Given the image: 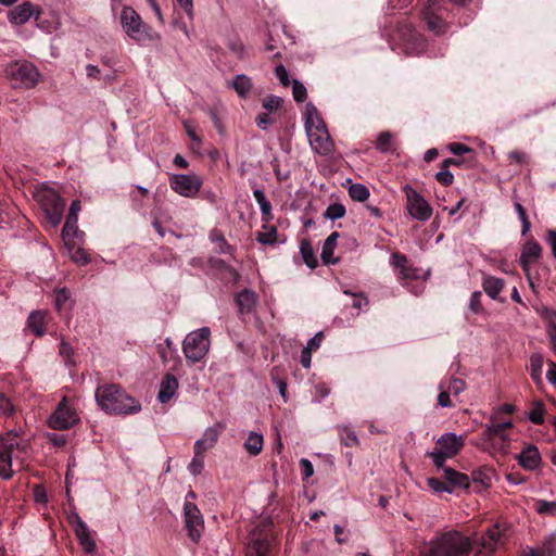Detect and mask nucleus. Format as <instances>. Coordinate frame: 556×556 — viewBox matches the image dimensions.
Wrapping results in <instances>:
<instances>
[{
	"label": "nucleus",
	"mask_w": 556,
	"mask_h": 556,
	"mask_svg": "<svg viewBox=\"0 0 556 556\" xmlns=\"http://www.w3.org/2000/svg\"><path fill=\"white\" fill-rule=\"evenodd\" d=\"M29 457V444L16 432L9 431L0 438V477L10 480L21 471Z\"/></svg>",
	"instance_id": "obj_1"
},
{
	"label": "nucleus",
	"mask_w": 556,
	"mask_h": 556,
	"mask_svg": "<svg viewBox=\"0 0 556 556\" xmlns=\"http://www.w3.org/2000/svg\"><path fill=\"white\" fill-rule=\"evenodd\" d=\"M98 405L109 414L130 415L141 409L140 403L118 384L101 386L96 391Z\"/></svg>",
	"instance_id": "obj_2"
},
{
	"label": "nucleus",
	"mask_w": 556,
	"mask_h": 556,
	"mask_svg": "<svg viewBox=\"0 0 556 556\" xmlns=\"http://www.w3.org/2000/svg\"><path fill=\"white\" fill-rule=\"evenodd\" d=\"M304 126L309 146L316 154L327 156L334 151V143L327 126L313 103L305 106Z\"/></svg>",
	"instance_id": "obj_3"
},
{
	"label": "nucleus",
	"mask_w": 556,
	"mask_h": 556,
	"mask_svg": "<svg viewBox=\"0 0 556 556\" xmlns=\"http://www.w3.org/2000/svg\"><path fill=\"white\" fill-rule=\"evenodd\" d=\"M471 549L472 543L468 536L451 530L432 539L419 556H469Z\"/></svg>",
	"instance_id": "obj_4"
},
{
	"label": "nucleus",
	"mask_w": 556,
	"mask_h": 556,
	"mask_svg": "<svg viewBox=\"0 0 556 556\" xmlns=\"http://www.w3.org/2000/svg\"><path fill=\"white\" fill-rule=\"evenodd\" d=\"M465 445V439L454 432H446L439 437L435 441V447L431 452H427L426 456L430 457L437 470L443 468L447 459L455 457Z\"/></svg>",
	"instance_id": "obj_5"
},
{
	"label": "nucleus",
	"mask_w": 556,
	"mask_h": 556,
	"mask_svg": "<svg viewBox=\"0 0 556 556\" xmlns=\"http://www.w3.org/2000/svg\"><path fill=\"white\" fill-rule=\"evenodd\" d=\"M211 330L203 327L191 331L182 342V351L188 362L194 364L202 361L210 350Z\"/></svg>",
	"instance_id": "obj_6"
},
{
	"label": "nucleus",
	"mask_w": 556,
	"mask_h": 556,
	"mask_svg": "<svg viewBox=\"0 0 556 556\" xmlns=\"http://www.w3.org/2000/svg\"><path fill=\"white\" fill-rule=\"evenodd\" d=\"M8 77L15 81V87L31 89L37 86L40 79L38 68L26 60L16 61L5 67Z\"/></svg>",
	"instance_id": "obj_7"
},
{
	"label": "nucleus",
	"mask_w": 556,
	"mask_h": 556,
	"mask_svg": "<svg viewBox=\"0 0 556 556\" xmlns=\"http://www.w3.org/2000/svg\"><path fill=\"white\" fill-rule=\"evenodd\" d=\"M121 24L125 33L136 41L152 39L150 26L142 22L140 15L131 7L123 8Z\"/></svg>",
	"instance_id": "obj_8"
},
{
	"label": "nucleus",
	"mask_w": 556,
	"mask_h": 556,
	"mask_svg": "<svg viewBox=\"0 0 556 556\" xmlns=\"http://www.w3.org/2000/svg\"><path fill=\"white\" fill-rule=\"evenodd\" d=\"M397 35L407 55H420L427 50V39L409 24L400 25Z\"/></svg>",
	"instance_id": "obj_9"
},
{
	"label": "nucleus",
	"mask_w": 556,
	"mask_h": 556,
	"mask_svg": "<svg viewBox=\"0 0 556 556\" xmlns=\"http://www.w3.org/2000/svg\"><path fill=\"white\" fill-rule=\"evenodd\" d=\"M79 422L76 410L67 403L66 397L58 404L54 412L48 418V425L55 430H66Z\"/></svg>",
	"instance_id": "obj_10"
},
{
	"label": "nucleus",
	"mask_w": 556,
	"mask_h": 556,
	"mask_svg": "<svg viewBox=\"0 0 556 556\" xmlns=\"http://www.w3.org/2000/svg\"><path fill=\"white\" fill-rule=\"evenodd\" d=\"M404 192L409 215L419 222L428 220L432 215V207L428 201L409 185L404 187Z\"/></svg>",
	"instance_id": "obj_11"
},
{
	"label": "nucleus",
	"mask_w": 556,
	"mask_h": 556,
	"mask_svg": "<svg viewBox=\"0 0 556 556\" xmlns=\"http://www.w3.org/2000/svg\"><path fill=\"white\" fill-rule=\"evenodd\" d=\"M202 179L197 174H173L169 177L170 188L179 195L193 198L202 187Z\"/></svg>",
	"instance_id": "obj_12"
},
{
	"label": "nucleus",
	"mask_w": 556,
	"mask_h": 556,
	"mask_svg": "<svg viewBox=\"0 0 556 556\" xmlns=\"http://www.w3.org/2000/svg\"><path fill=\"white\" fill-rule=\"evenodd\" d=\"M40 203L47 220L56 227L62 220L65 201L58 193L47 191L41 194Z\"/></svg>",
	"instance_id": "obj_13"
},
{
	"label": "nucleus",
	"mask_w": 556,
	"mask_h": 556,
	"mask_svg": "<svg viewBox=\"0 0 556 556\" xmlns=\"http://www.w3.org/2000/svg\"><path fill=\"white\" fill-rule=\"evenodd\" d=\"M184 519L188 536L193 543H198L204 528V521L201 511L195 504L188 501L185 503Z\"/></svg>",
	"instance_id": "obj_14"
},
{
	"label": "nucleus",
	"mask_w": 556,
	"mask_h": 556,
	"mask_svg": "<svg viewBox=\"0 0 556 556\" xmlns=\"http://www.w3.org/2000/svg\"><path fill=\"white\" fill-rule=\"evenodd\" d=\"M441 4L438 0H427L422 9V17L428 29L434 35H442L447 30V23L440 16Z\"/></svg>",
	"instance_id": "obj_15"
},
{
	"label": "nucleus",
	"mask_w": 556,
	"mask_h": 556,
	"mask_svg": "<svg viewBox=\"0 0 556 556\" xmlns=\"http://www.w3.org/2000/svg\"><path fill=\"white\" fill-rule=\"evenodd\" d=\"M482 438L485 441H492L496 438L500 439L502 441V450H506L510 443L508 434L505 433V430L500 425L497 414L490 416L489 422L483 428Z\"/></svg>",
	"instance_id": "obj_16"
},
{
	"label": "nucleus",
	"mask_w": 556,
	"mask_h": 556,
	"mask_svg": "<svg viewBox=\"0 0 556 556\" xmlns=\"http://www.w3.org/2000/svg\"><path fill=\"white\" fill-rule=\"evenodd\" d=\"M517 460L523 469L533 471L541 465V454L534 444H528L517 456Z\"/></svg>",
	"instance_id": "obj_17"
},
{
	"label": "nucleus",
	"mask_w": 556,
	"mask_h": 556,
	"mask_svg": "<svg viewBox=\"0 0 556 556\" xmlns=\"http://www.w3.org/2000/svg\"><path fill=\"white\" fill-rule=\"evenodd\" d=\"M505 534V529L500 523H495L489 528L484 535L481 538L480 545L488 554H492L497 544L502 543V538Z\"/></svg>",
	"instance_id": "obj_18"
},
{
	"label": "nucleus",
	"mask_w": 556,
	"mask_h": 556,
	"mask_svg": "<svg viewBox=\"0 0 556 556\" xmlns=\"http://www.w3.org/2000/svg\"><path fill=\"white\" fill-rule=\"evenodd\" d=\"M75 534L79 544L86 553H93L96 551V541L91 538L87 525L76 515Z\"/></svg>",
	"instance_id": "obj_19"
},
{
	"label": "nucleus",
	"mask_w": 556,
	"mask_h": 556,
	"mask_svg": "<svg viewBox=\"0 0 556 556\" xmlns=\"http://www.w3.org/2000/svg\"><path fill=\"white\" fill-rule=\"evenodd\" d=\"M35 11L36 7L31 2H24L9 12V21L15 25H23L31 18Z\"/></svg>",
	"instance_id": "obj_20"
},
{
	"label": "nucleus",
	"mask_w": 556,
	"mask_h": 556,
	"mask_svg": "<svg viewBox=\"0 0 556 556\" xmlns=\"http://www.w3.org/2000/svg\"><path fill=\"white\" fill-rule=\"evenodd\" d=\"M391 258L392 264L399 270V278L401 280H412L418 278V269L408 266V261L405 255L393 253Z\"/></svg>",
	"instance_id": "obj_21"
},
{
	"label": "nucleus",
	"mask_w": 556,
	"mask_h": 556,
	"mask_svg": "<svg viewBox=\"0 0 556 556\" xmlns=\"http://www.w3.org/2000/svg\"><path fill=\"white\" fill-rule=\"evenodd\" d=\"M541 252H542V249L536 241H534V240L528 241L523 245L520 257H519V263H520L522 269L528 270L529 265L539 260V257L541 256Z\"/></svg>",
	"instance_id": "obj_22"
},
{
	"label": "nucleus",
	"mask_w": 556,
	"mask_h": 556,
	"mask_svg": "<svg viewBox=\"0 0 556 556\" xmlns=\"http://www.w3.org/2000/svg\"><path fill=\"white\" fill-rule=\"evenodd\" d=\"M178 390V381L172 374H166L160 383L157 399L161 403L169 402Z\"/></svg>",
	"instance_id": "obj_23"
},
{
	"label": "nucleus",
	"mask_w": 556,
	"mask_h": 556,
	"mask_svg": "<svg viewBox=\"0 0 556 556\" xmlns=\"http://www.w3.org/2000/svg\"><path fill=\"white\" fill-rule=\"evenodd\" d=\"M270 541L261 535H253L247 546V556H268Z\"/></svg>",
	"instance_id": "obj_24"
},
{
	"label": "nucleus",
	"mask_w": 556,
	"mask_h": 556,
	"mask_svg": "<svg viewBox=\"0 0 556 556\" xmlns=\"http://www.w3.org/2000/svg\"><path fill=\"white\" fill-rule=\"evenodd\" d=\"M443 479L451 485V488H469V477L463 472L456 471L451 467H446L445 464L441 468Z\"/></svg>",
	"instance_id": "obj_25"
},
{
	"label": "nucleus",
	"mask_w": 556,
	"mask_h": 556,
	"mask_svg": "<svg viewBox=\"0 0 556 556\" xmlns=\"http://www.w3.org/2000/svg\"><path fill=\"white\" fill-rule=\"evenodd\" d=\"M236 303L240 314H248L255 307L257 296L254 291L244 289L236 296Z\"/></svg>",
	"instance_id": "obj_26"
},
{
	"label": "nucleus",
	"mask_w": 556,
	"mask_h": 556,
	"mask_svg": "<svg viewBox=\"0 0 556 556\" xmlns=\"http://www.w3.org/2000/svg\"><path fill=\"white\" fill-rule=\"evenodd\" d=\"M219 437L218 431L215 428H207L203 437L195 441L193 450L195 454H204L208 448H212L217 442Z\"/></svg>",
	"instance_id": "obj_27"
},
{
	"label": "nucleus",
	"mask_w": 556,
	"mask_h": 556,
	"mask_svg": "<svg viewBox=\"0 0 556 556\" xmlns=\"http://www.w3.org/2000/svg\"><path fill=\"white\" fill-rule=\"evenodd\" d=\"M227 86L233 88L240 98L245 99L250 94L253 84L249 76L238 74Z\"/></svg>",
	"instance_id": "obj_28"
},
{
	"label": "nucleus",
	"mask_w": 556,
	"mask_h": 556,
	"mask_svg": "<svg viewBox=\"0 0 556 556\" xmlns=\"http://www.w3.org/2000/svg\"><path fill=\"white\" fill-rule=\"evenodd\" d=\"M482 288L491 299L496 300L504 288V280L502 278L486 275L483 277Z\"/></svg>",
	"instance_id": "obj_29"
},
{
	"label": "nucleus",
	"mask_w": 556,
	"mask_h": 556,
	"mask_svg": "<svg viewBox=\"0 0 556 556\" xmlns=\"http://www.w3.org/2000/svg\"><path fill=\"white\" fill-rule=\"evenodd\" d=\"M46 314L41 311L31 312L27 319V326L33 333L37 337H41L46 332Z\"/></svg>",
	"instance_id": "obj_30"
},
{
	"label": "nucleus",
	"mask_w": 556,
	"mask_h": 556,
	"mask_svg": "<svg viewBox=\"0 0 556 556\" xmlns=\"http://www.w3.org/2000/svg\"><path fill=\"white\" fill-rule=\"evenodd\" d=\"M264 439L261 433L250 431L243 443V447L251 456L258 455L263 450Z\"/></svg>",
	"instance_id": "obj_31"
},
{
	"label": "nucleus",
	"mask_w": 556,
	"mask_h": 556,
	"mask_svg": "<svg viewBox=\"0 0 556 556\" xmlns=\"http://www.w3.org/2000/svg\"><path fill=\"white\" fill-rule=\"evenodd\" d=\"M339 237L338 232H332L325 240L323 250H321V260L324 264H336L338 261L333 257L334 248L337 245V239Z\"/></svg>",
	"instance_id": "obj_32"
},
{
	"label": "nucleus",
	"mask_w": 556,
	"mask_h": 556,
	"mask_svg": "<svg viewBox=\"0 0 556 556\" xmlns=\"http://www.w3.org/2000/svg\"><path fill=\"white\" fill-rule=\"evenodd\" d=\"M210 240L215 244V250L219 254H232L235 251V249L227 242L225 236L218 229L211 230Z\"/></svg>",
	"instance_id": "obj_33"
},
{
	"label": "nucleus",
	"mask_w": 556,
	"mask_h": 556,
	"mask_svg": "<svg viewBox=\"0 0 556 556\" xmlns=\"http://www.w3.org/2000/svg\"><path fill=\"white\" fill-rule=\"evenodd\" d=\"M300 252L306 266L309 267L311 269H314L317 266L318 262L314 254L312 244L307 239H303L301 241Z\"/></svg>",
	"instance_id": "obj_34"
},
{
	"label": "nucleus",
	"mask_w": 556,
	"mask_h": 556,
	"mask_svg": "<svg viewBox=\"0 0 556 556\" xmlns=\"http://www.w3.org/2000/svg\"><path fill=\"white\" fill-rule=\"evenodd\" d=\"M543 355L540 353H533L530 356V375L533 381L536 383L542 382V368H543Z\"/></svg>",
	"instance_id": "obj_35"
},
{
	"label": "nucleus",
	"mask_w": 556,
	"mask_h": 556,
	"mask_svg": "<svg viewBox=\"0 0 556 556\" xmlns=\"http://www.w3.org/2000/svg\"><path fill=\"white\" fill-rule=\"evenodd\" d=\"M471 480L482 488H489L492 484V471L488 468H479L472 471Z\"/></svg>",
	"instance_id": "obj_36"
},
{
	"label": "nucleus",
	"mask_w": 556,
	"mask_h": 556,
	"mask_svg": "<svg viewBox=\"0 0 556 556\" xmlns=\"http://www.w3.org/2000/svg\"><path fill=\"white\" fill-rule=\"evenodd\" d=\"M78 216L68 215L66 216V220L64 227L62 229V237L64 241L76 237L78 233Z\"/></svg>",
	"instance_id": "obj_37"
},
{
	"label": "nucleus",
	"mask_w": 556,
	"mask_h": 556,
	"mask_svg": "<svg viewBox=\"0 0 556 556\" xmlns=\"http://www.w3.org/2000/svg\"><path fill=\"white\" fill-rule=\"evenodd\" d=\"M545 405L542 401H535L532 408L528 413L529 420L534 425H542L544 422Z\"/></svg>",
	"instance_id": "obj_38"
},
{
	"label": "nucleus",
	"mask_w": 556,
	"mask_h": 556,
	"mask_svg": "<svg viewBox=\"0 0 556 556\" xmlns=\"http://www.w3.org/2000/svg\"><path fill=\"white\" fill-rule=\"evenodd\" d=\"M535 511L543 516L555 517L556 516V501H535Z\"/></svg>",
	"instance_id": "obj_39"
},
{
	"label": "nucleus",
	"mask_w": 556,
	"mask_h": 556,
	"mask_svg": "<svg viewBox=\"0 0 556 556\" xmlns=\"http://www.w3.org/2000/svg\"><path fill=\"white\" fill-rule=\"evenodd\" d=\"M349 195L354 200V201H359V202H364L365 200L368 199L369 197V190L368 188L363 185V184H353L350 188H349Z\"/></svg>",
	"instance_id": "obj_40"
},
{
	"label": "nucleus",
	"mask_w": 556,
	"mask_h": 556,
	"mask_svg": "<svg viewBox=\"0 0 556 556\" xmlns=\"http://www.w3.org/2000/svg\"><path fill=\"white\" fill-rule=\"evenodd\" d=\"M376 149L382 153H388L392 150L391 132L382 131L378 135L376 140Z\"/></svg>",
	"instance_id": "obj_41"
},
{
	"label": "nucleus",
	"mask_w": 556,
	"mask_h": 556,
	"mask_svg": "<svg viewBox=\"0 0 556 556\" xmlns=\"http://www.w3.org/2000/svg\"><path fill=\"white\" fill-rule=\"evenodd\" d=\"M345 212L346 211L343 204L332 203L326 208L324 217L326 219L336 220L342 218L345 215Z\"/></svg>",
	"instance_id": "obj_42"
},
{
	"label": "nucleus",
	"mask_w": 556,
	"mask_h": 556,
	"mask_svg": "<svg viewBox=\"0 0 556 556\" xmlns=\"http://www.w3.org/2000/svg\"><path fill=\"white\" fill-rule=\"evenodd\" d=\"M540 556H554L556 554V539L554 535H549L544 540L539 548Z\"/></svg>",
	"instance_id": "obj_43"
},
{
	"label": "nucleus",
	"mask_w": 556,
	"mask_h": 556,
	"mask_svg": "<svg viewBox=\"0 0 556 556\" xmlns=\"http://www.w3.org/2000/svg\"><path fill=\"white\" fill-rule=\"evenodd\" d=\"M427 484L435 493L446 492L451 494L453 492V489L446 482L442 481L439 478H428Z\"/></svg>",
	"instance_id": "obj_44"
},
{
	"label": "nucleus",
	"mask_w": 556,
	"mask_h": 556,
	"mask_svg": "<svg viewBox=\"0 0 556 556\" xmlns=\"http://www.w3.org/2000/svg\"><path fill=\"white\" fill-rule=\"evenodd\" d=\"M344 294L352 298L351 306L357 311H359L362 307L368 306L369 304V300L364 293H352L345 290Z\"/></svg>",
	"instance_id": "obj_45"
},
{
	"label": "nucleus",
	"mask_w": 556,
	"mask_h": 556,
	"mask_svg": "<svg viewBox=\"0 0 556 556\" xmlns=\"http://www.w3.org/2000/svg\"><path fill=\"white\" fill-rule=\"evenodd\" d=\"M514 206L521 222V233L525 236L530 230L531 223L529 222L526 210L520 202L516 201Z\"/></svg>",
	"instance_id": "obj_46"
},
{
	"label": "nucleus",
	"mask_w": 556,
	"mask_h": 556,
	"mask_svg": "<svg viewBox=\"0 0 556 556\" xmlns=\"http://www.w3.org/2000/svg\"><path fill=\"white\" fill-rule=\"evenodd\" d=\"M292 94H293V99L296 102H304L307 97V91H306L305 86L298 79H294L292 81Z\"/></svg>",
	"instance_id": "obj_47"
},
{
	"label": "nucleus",
	"mask_w": 556,
	"mask_h": 556,
	"mask_svg": "<svg viewBox=\"0 0 556 556\" xmlns=\"http://www.w3.org/2000/svg\"><path fill=\"white\" fill-rule=\"evenodd\" d=\"M203 467H204L203 454L194 453V456L188 466L190 473L193 476H198L202 472Z\"/></svg>",
	"instance_id": "obj_48"
},
{
	"label": "nucleus",
	"mask_w": 556,
	"mask_h": 556,
	"mask_svg": "<svg viewBox=\"0 0 556 556\" xmlns=\"http://www.w3.org/2000/svg\"><path fill=\"white\" fill-rule=\"evenodd\" d=\"M440 393L438 395V405L444 408H448L453 406V403L451 401V393L450 391L441 383L439 386Z\"/></svg>",
	"instance_id": "obj_49"
},
{
	"label": "nucleus",
	"mask_w": 556,
	"mask_h": 556,
	"mask_svg": "<svg viewBox=\"0 0 556 556\" xmlns=\"http://www.w3.org/2000/svg\"><path fill=\"white\" fill-rule=\"evenodd\" d=\"M435 179L443 186L453 184L454 176L447 167L441 165V170L435 174Z\"/></svg>",
	"instance_id": "obj_50"
},
{
	"label": "nucleus",
	"mask_w": 556,
	"mask_h": 556,
	"mask_svg": "<svg viewBox=\"0 0 556 556\" xmlns=\"http://www.w3.org/2000/svg\"><path fill=\"white\" fill-rule=\"evenodd\" d=\"M277 229L271 227L268 231L258 232L256 240L263 244H274L276 242Z\"/></svg>",
	"instance_id": "obj_51"
},
{
	"label": "nucleus",
	"mask_w": 556,
	"mask_h": 556,
	"mask_svg": "<svg viewBox=\"0 0 556 556\" xmlns=\"http://www.w3.org/2000/svg\"><path fill=\"white\" fill-rule=\"evenodd\" d=\"M445 388L450 391V393H451V394H453V395H455V396H456V395H458V394H460L462 392H464V391H465V389H466V383H465V381H464V380H462V379H458V378H452V379L450 380L448 386H447V387H445Z\"/></svg>",
	"instance_id": "obj_52"
},
{
	"label": "nucleus",
	"mask_w": 556,
	"mask_h": 556,
	"mask_svg": "<svg viewBox=\"0 0 556 556\" xmlns=\"http://www.w3.org/2000/svg\"><path fill=\"white\" fill-rule=\"evenodd\" d=\"M481 296H482V294L480 291H475L471 293V296L469 300V309L475 314L482 313V311H483V307L481 304Z\"/></svg>",
	"instance_id": "obj_53"
},
{
	"label": "nucleus",
	"mask_w": 556,
	"mask_h": 556,
	"mask_svg": "<svg viewBox=\"0 0 556 556\" xmlns=\"http://www.w3.org/2000/svg\"><path fill=\"white\" fill-rule=\"evenodd\" d=\"M70 296L71 293L66 288L56 290L54 304L58 311H61L63 305L68 301Z\"/></svg>",
	"instance_id": "obj_54"
},
{
	"label": "nucleus",
	"mask_w": 556,
	"mask_h": 556,
	"mask_svg": "<svg viewBox=\"0 0 556 556\" xmlns=\"http://www.w3.org/2000/svg\"><path fill=\"white\" fill-rule=\"evenodd\" d=\"M281 98L277 96H268L263 100V108L269 112L278 109L281 104Z\"/></svg>",
	"instance_id": "obj_55"
},
{
	"label": "nucleus",
	"mask_w": 556,
	"mask_h": 556,
	"mask_svg": "<svg viewBox=\"0 0 556 556\" xmlns=\"http://www.w3.org/2000/svg\"><path fill=\"white\" fill-rule=\"evenodd\" d=\"M447 149L454 155H462V154H465V153H473V150L470 147L465 146V144L459 143V142L450 143L447 146Z\"/></svg>",
	"instance_id": "obj_56"
},
{
	"label": "nucleus",
	"mask_w": 556,
	"mask_h": 556,
	"mask_svg": "<svg viewBox=\"0 0 556 556\" xmlns=\"http://www.w3.org/2000/svg\"><path fill=\"white\" fill-rule=\"evenodd\" d=\"M275 74L282 86L287 87L290 85L289 73L282 64L276 66Z\"/></svg>",
	"instance_id": "obj_57"
},
{
	"label": "nucleus",
	"mask_w": 556,
	"mask_h": 556,
	"mask_svg": "<svg viewBox=\"0 0 556 556\" xmlns=\"http://www.w3.org/2000/svg\"><path fill=\"white\" fill-rule=\"evenodd\" d=\"M528 159H529L528 154L522 151L516 150V151H511L508 153V160L513 164H519V165L525 164L528 162Z\"/></svg>",
	"instance_id": "obj_58"
},
{
	"label": "nucleus",
	"mask_w": 556,
	"mask_h": 556,
	"mask_svg": "<svg viewBox=\"0 0 556 556\" xmlns=\"http://www.w3.org/2000/svg\"><path fill=\"white\" fill-rule=\"evenodd\" d=\"M13 413V405L9 397L0 393V415L8 416Z\"/></svg>",
	"instance_id": "obj_59"
},
{
	"label": "nucleus",
	"mask_w": 556,
	"mask_h": 556,
	"mask_svg": "<svg viewBox=\"0 0 556 556\" xmlns=\"http://www.w3.org/2000/svg\"><path fill=\"white\" fill-rule=\"evenodd\" d=\"M300 467L302 471V477L304 480L308 479L314 473V467L311 460L307 458H301L300 459Z\"/></svg>",
	"instance_id": "obj_60"
},
{
	"label": "nucleus",
	"mask_w": 556,
	"mask_h": 556,
	"mask_svg": "<svg viewBox=\"0 0 556 556\" xmlns=\"http://www.w3.org/2000/svg\"><path fill=\"white\" fill-rule=\"evenodd\" d=\"M341 441L345 446L358 445V438L354 431L345 430L341 437Z\"/></svg>",
	"instance_id": "obj_61"
},
{
	"label": "nucleus",
	"mask_w": 556,
	"mask_h": 556,
	"mask_svg": "<svg viewBox=\"0 0 556 556\" xmlns=\"http://www.w3.org/2000/svg\"><path fill=\"white\" fill-rule=\"evenodd\" d=\"M258 205H260V210L262 213V220L265 223L270 222L273 219L270 202L268 200H266Z\"/></svg>",
	"instance_id": "obj_62"
},
{
	"label": "nucleus",
	"mask_w": 556,
	"mask_h": 556,
	"mask_svg": "<svg viewBox=\"0 0 556 556\" xmlns=\"http://www.w3.org/2000/svg\"><path fill=\"white\" fill-rule=\"evenodd\" d=\"M72 260L77 263V264H87L89 262V256L88 254L86 253L85 250L80 249V248H77L73 253H72Z\"/></svg>",
	"instance_id": "obj_63"
},
{
	"label": "nucleus",
	"mask_w": 556,
	"mask_h": 556,
	"mask_svg": "<svg viewBox=\"0 0 556 556\" xmlns=\"http://www.w3.org/2000/svg\"><path fill=\"white\" fill-rule=\"evenodd\" d=\"M546 241L552 249V254L556 258V230L549 229L546 233Z\"/></svg>",
	"instance_id": "obj_64"
}]
</instances>
